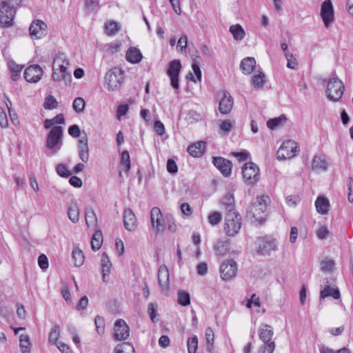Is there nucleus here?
<instances>
[{
  "label": "nucleus",
  "instance_id": "obj_24",
  "mask_svg": "<svg viewBox=\"0 0 353 353\" xmlns=\"http://www.w3.org/2000/svg\"><path fill=\"white\" fill-rule=\"evenodd\" d=\"M205 143L199 141L196 143L190 145L188 148V152L193 157H201L205 151Z\"/></svg>",
  "mask_w": 353,
  "mask_h": 353
},
{
  "label": "nucleus",
  "instance_id": "obj_35",
  "mask_svg": "<svg viewBox=\"0 0 353 353\" xmlns=\"http://www.w3.org/2000/svg\"><path fill=\"white\" fill-rule=\"evenodd\" d=\"M312 167L313 170H325L327 168V163L324 159H322L319 156H314L312 162Z\"/></svg>",
  "mask_w": 353,
  "mask_h": 353
},
{
  "label": "nucleus",
  "instance_id": "obj_19",
  "mask_svg": "<svg viewBox=\"0 0 353 353\" xmlns=\"http://www.w3.org/2000/svg\"><path fill=\"white\" fill-rule=\"evenodd\" d=\"M212 163L224 176H229L231 174L232 164L230 161L221 157H213Z\"/></svg>",
  "mask_w": 353,
  "mask_h": 353
},
{
  "label": "nucleus",
  "instance_id": "obj_18",
  "mask_svg": "<svg viewBox=\"0 0 353 353\" xmlns=\"http://www.w3.org/2000/svg\"><path fill=\"white\" fill-rule=\"evenodd\" d=\"M43 74V69L39 65H32L28 66L24 72L25 79L30 83H37Z\"/></svg>",
  "mask_w": 353,
  "mask_h": 353
},
{
  "label": "nucleus",
  "instance_id": "obj_63",
  "mask_svg": "<svg viewBox=\"0 0 353 353\" xmlns=\"http://www.w3.org/2000/svg\"><path fill=\"white\" fill-rule=\"evenodd\" d=\"M329 231L325 226H321L316 232V235L320 239H325L327 237Z\"/></svg>",
  "mask_w": 353,
  "mask_h": 353
},
{
  "label": "nucleus",
  "instance_id": "obj_52",
  "mask_svg": "<svg viewBox=\"0 0 353 353\" xmlns=\"http://www.w3.org/2000/svg\"><path fill=\"white\" fill-rule=\"evenodd\" d=\"M119 31V25L115 21H110L105 25V32L108 35H114Z\"/></svg>",
  "mask_w": 353,
  "mask_h": 353
},
{
  "label": "nucleus",
  "instance_id": "obj_32",
  "mask_svg": "<svg viewBox=\"0 0 353 353\" xmlns=\"http://www.w3.org/2000/svg\"><path fill=\"white\" fill-rule=\"evenodd\" d=\"M327 296H332L335 299H337L340 297V292L337 288H333L330 285H327L323 290H322L320 292V298L324 299Z\"/></svg>",
  "mask_w": 353,
  "mask_h": 353
},
{
  "label": "nucleus",
  "instance_id": "obj_42",
  "mask_svg": "<svg viewBox=\"0 0 353 353\" xmlns=\"http://www.w3.org/2000/svg\"><path fill=\"white\" fill-rule=\"evenodd\" d=\"M115 353H134V350L130 343H123L115 347Z\"/></svg>",
  "mask_w": 353,
  "mask_h": 353
},
{
  "label": "nucleus",
  "instance_id": "obj_37",
  "mask_svg": "<svg viewBox=\"0 0 353 353\" xmlns=\"http://www.w3.org/2000/svg\"><path fill=\"white\" fill-rule=\"evenodd\" d=\"M228 250V243L225 241H219L214 245V250L217 256L225 254Z\"/></svg>",
  "mask_w": 353,
  "mask_h": 353
},
{
  "label": "nucleus",
  "instance_id": "obj_46",
  "mask_svg": "<svg viewBox=\"0 0 353 353\" xmlns=\"http://www.w3.org/2000/svg\"><path fill=\"white\" fill-rule=\"evenodd\" d=\"M198 348V338L196 336H193L188 340V353H196Z\"/></svg>",
  "mask_w": 353,
  "mask_h": 353
},
{
  "label": "nucleus",
  "instance_id": "obj_59",
  "mask_svg": "<svg viewBox=\"0 0 353 353\" xmlns=\"http://www.w3.org/2000/svg\"><path fill=\"white\" fill-rule=\"evenodd\" d=\"M234 123H232L229 120H224L220 124V129L225 133H228L234 126Z\"/></svg>",
  "mask_w": 353,
  "mask_h": 353
},
{
  "label": "nucleus",
  "instance_id": "obj_5",
  "mask_svg": "<svg viewBox=\"0 0 353 353\" xmlns=\"http://www.w3.org/2000/svg\"><path fill=\"white\" fill-rule=\"evenodd\" d=\"M274 331L272 326L268 324H261L259 329V336L263 345L259 347L258 353H273L275 349V343L272 340Z\"/></svg>",
  "mask_w": 353,
  "mask_h": 353
},
{
  "label": "nucleus",
  "instance_id": "obj_6",
  "mask_svg": "<svg viewBox=\"0 0 353 353\" xmlns=\"http://www.w3.org/2000/svg\"><path fill=\"white\" fill-rule=\"evenodd\" d=\"M124 79V72L119 68L110 70L105 77V84L110 91L119 90Z\"/></svg>",
  "mask_w": 353,
  "mask_h": 353
},
{
  "label": "nucleus",
  "instance_id": "obj_29",
  "mask_svg": "<svg viewBox=\"0 0 353 353\" xmlns=\"http://www.w3.org/2000/svg\"><path fill=\"white\" fill-rule=\"evenodd\" d=\"M221 204L227 212L236 211L234 209V197L233 194L228 192L221 199Z\"/></svg>",
  "mask_w": 353,
  "mask_h": 353
},
{
  "label": "nucleus",
  "instance_id": "obj_50",
  "mask_svg": "<svg viewBox=\"0 0 353 353\" xmlns=\"http://www.w3.org/2000/svg\"><path fill=\"white\" fill-rule=\"evenodd\" d=\"M208 219L211 225H216L221 222L222 214L219 212H213L208 215Z\"/></svg>",
  "mask_w": 353,
  "mask_h": 353
},
{
  "label": "nucleus",
  "instance_id": "obj_15",
  "mask_svg": "<svg viewBox=\"0 0 353 353\" xmlns=\"http://www.w3.org/2000/svg\"><path fill=\"white\" fill-rule=\"evenodd\" d=\"M29 32L32 39H41L48 33L47 25L41 20L34 21L30 26Z\"/></svg>",
  "mask_w": 353,
  "mask_h": 353
},
{
  "label": "nucleus",
  "instance_id": "obj_26",
  "mask_svg": "<svg viewBox=\"0 0 353 353\" xmlns=\"http://www.w3.org/2000/svg\"><path fill=\"white\" fill-rule=\"evenodd\" d=\"M125 57L126 60L132 63H139L143 57L141 51L134 47H131L128 50Z\"/></svg>",
  "mask_w": 353,
  "mask_h": 353
},
{
  "label": "nucleus",
  "instance_id": "obj_30",
  "mask_svg": "<svg viewBox=\"0 0 353 353\" xmlns=\"http://www.w3.org/2000/svg\"><path fill=\"white\" fill-rule=\"evenodd\" d=\"M111 267L112 263L108 254L105 252H103L101 256V268L103 272V280L104 282L106 281L105 277L109 276Z\"/></svg>",
  "mask_w": 353,
  "mask_h": 353
},
{
  "label": "nucleus",
  "instance_id": "obj_10",
  "mask_svg": "<svg viewBox=\"0 0 353 353\" xmlns=\"http://www.w3.org/2000/svg\"><path fill=\"white\" fill-rule=\"evenodd\" d=\"M299 152L298 144L292 140L284 141L277 151V158L281 160L291 159Z\"/></svg>",
  "mask_w": 353,
  "mask_h": 353
},
{
  "label": "nucleus",
  "instance_id": "obj_14",
  "mask_svg": "<svg viewBox=\"0 0 353 353\" xmlns=\"http://www.w3.org/2000/svg\"><path fill=\"white\" fill-rule=\"evenodd\" d=\"M236 263L234 260L230 259L223 262L220 267L221 278L224 281H229L236 274Z\"/></svg>",
  "mask_w": 353,
  "mask_h": 353
},
{
  "label": "nucleus",
  "instance_id": "obj_23",
  "mask_svg": "<svg viewBox=\"0 0 353 353\" xmlns=\"http://www.w3.org/2000/svg\"><path fill=\"white\" fill-rule=\"evenodd\" d=\"M78 149L80 159L84 163L88 162L89 160V149L86 136L79 141Z\"/></svg>",
  "mask_w": 353,
  "mask_h": 353
},
{
  "label": "nucleus",
  "instance_id": "obj_57",
  "mask_svg": "<svg viewBox=\"0 0 353 353\" xmlns=\"http://www.w3.org/2000/svg\"><path fill=\"white\" fill-rule=\"evenodd\" d=\"M0 126L3 128L8 127V119L5 110L0 107Z\"/></svg>",
  "mask_w": 353,
  "mask_h": 353
},
{
  "label": "nucleus",
  "instance_id": "obj_17",
  "mask_svg": "<svg viewBox=\"0 0 353 353\" xmlns=\"http://www.w3.org/2000/svg\"><path fill=\"white\" fill-rule=\"evenodd\" d=\"M130 329L125 321L118 319L114 323V339L117 341H123L129 336Z\"/></svg>",
  "mask_w": 353,
  "mask_h": 353
},
{
  "label": "nucleus",
  "instance_id": "obj_8",
  "mask_svg": "<svg viewBox=\"0 0 353 353\" xmlns=\"http://www.w3.org/2000/svg\"><path fill=\"white\" fill-rule=\"evenodd\" d=\"M278 250L277 241L271 236L259 237L256 241V252L262 256H270Z\"/></svg>",
  "mask_w": 353,
  "mask_h": 353
},
{
  "label": "nucleus",
  "instance_id": "obj_53",
  "mask_svg": "<svg viewBox=\"0 0 353 353\" xmlns=\"http://www.w3.org/2000/svg\"><path fill=\"white\" fill-rule=\"evenodd\" d=\"M44 108L46 110H52L57 108V101L56 99L52 96H48L45 99Z\"/></svg>",
  "mask_w": 353,
  "mask_h": 353
},
{
  "label": "nucleus",
  "instance_id": "obj_55",
  "mask_svg": "<svg viewBox=\"0 0 353 353\" xmlns=\"http://www.w3.org/2000/svg\"><path fill=\"white\" fill-rule=\"evenodd\" d=\"M334 267V262L331 259L323 260L321 263V268L323 271L331 272Z\"/></svg>",
  "mask_w": 353,
  "mask_h": 353
},
{
  "label": "nucleus",
  "instance_id": "obj_64",
  "mask_svg": "<svg viewBox=\"0 0 353 353\" xmlns=\"http://www.w3.org/2000/svg\"><path fill=\"white\" fill-rule=\"evenodd\" d=\"M348 185V201L351 203L353 202V179L352 177L348 178L347 181Z\"/></svg>",
  "mask_w": 353,
  "mask_h": 353
},
{
  "label": "nucleus",
  "instance_id": "obj_40",
  "mask_svg": "<svg viewBox=\"0 0 353 353\" xmlns=\"http://www.w3.org/2000/svg\"><path fill=\"white\" fill-rule=\"evenodd\" d=\"M205 336L207 343V349L210 352L212 349V345L214 339V331L211 327H207L205 331Z\"/></svg>",
  "mask_w": 353,
  "mask_h": 353
},
{
  "label": "nucleus",
  "instance_id": "obj_3",
  "mask_svg": "<svg viewBox=\"0 0 353 353\" xmlns=\"http://www.w3.org/2000/svg\"><path fill=\"white\" fill-rule=\"evenodd\" d=\"M22 0H4L0 8V23L4 27L12 25L15 17V7L19 6Z\"/></svg>",
  "mask_w": 353,
  "mask_h": 353
},
{
  "label": "nucleus",
  "instance_id": "obj_49",
  "mask_svg": "<svg viewBox=\"0 0 353 353\" xmlns=\"http://www.w3.org/2000/svg\"><path fill=\"white\" fill-rule=\"evenodd\" d=\"M285 58L288 61L287 66L290 69H296L298 67V63L296 61V59L295 56L290 53L289 52H286L285 54Z\"/></svg>",
  "mask_w": 353,
  "mask_h": 353
},
{
  "label": "nucleus",
  "instance_id": "obj_7",
  "mask_svg": "<svg viewBox=\"0 0 353 353\" xmlns=\"http://www.w3.org/2000/svg\"><path fill=\"white\" fill-rule=\"evenodd\" d=\"M241 228V216L236 211L226 212L224 230L228 236H234Z\"/></svg>",
  "mask_w": 353,
  "mask_h": 353
},
{
  "label": "nucleus",
  "instance_id": "obj_61",
  "mask_svg": "<svg viewBox=\"0 0 353 353\" xmlns=\"http://www.w3.org/2000/svg\"><path fill=\"white\" fill-rule=\"evenodd\" d=\"M68 133L70 136L74 138H77L80 136L81 131L79 127L74 124L69 127Z\"/></svg>",
  "mask_w": 353,
  "mask_h": 353
},
{
  "label": "nucleus",
  "instance_id": "obj_25",
  "mask_svg": "<svg viewBox=\"0 0 353 353\" xmlns=\"http://www.w3.org/2000/svg\"><path fill=\"white\" fill-rule=\"evenodd\" d=\"M240 67L245 74H250L256 67V61L253 57H246L241 61Z\"/></svg>",
  "mask_w": 353,
  "mask_h": 353
},
{
  "label": "nucleus",
  "instance_id": "obj_31",
  "mask_svg": "<svg viewBox=\"0 0 353 353\" xmlns=\"http://www.w3.org/2000/svg\"><path fill=\"white\" fill-rule=\"evenodd\" d=\"M85 222L88 228H94L97 225V218L94 210L88 208L85 212Z\"/></svg>",
  "mask_w": 353,
  "mask_h": 353
},
{
  "label": "nucleus",
  "instance_id": "obj_54",
  "mask_svg": "<svg viewBox=\"0 0 353 353\" xmlns=\"http://www.w3.org/2000/svg\"><path fill=\"white\" fill-rule=\"evenodd\" d=\"M121 163L125 167V170L128 172L130 169V159L129 152L124 150L121 154Z\"/></svg>",
  "mask_w": 353,
  "mask_h": 353
},
{
  "label": "nucleus",
  "instance_id": "obj_20",
  "mask_svg": "<svg viewBox=\"0 0 353 353\" xmlns=\"http://www.w3.org/2000/svg\"><path fill=\"white\" fill-rule=\"evenodd\" d=\"M123 225L125 228L130 232L134 231L137 227L135 214L129 208L125 210L123 212Z\"/></svg>",
  "mask_w": 353,
  "mask_h": 353
},
{
  "label": "nucleus",
  "instance_id": "obj_38",
  "mask_svg": "<svg viewBox=\"0 0 353 353\" xmlns=\"http://www.w3.org/2000/svg\"><path fill=\"white\" fill-rule=\"evenodd\" d=\"M103 241L102 234L101 232H97L94 234L91 240V247L94 251L100 249Z\"/></svg>",
  "mask_w": 353,
  "mask_h": 353
},
{
  "label": "nucleus",
  "instance_id": "obj_56",
  "mask_svg": "<svg viewBox=\"0 0 353 353\" xmlns=\"http://www.w3.org/2000/svg\"><path fill=\"white\" fill-rule=\"evenodd\" d=\"M57 174L62 177H68L71 175V172L68 170L66 166L63 163H59L57 166Z\"/></svg>",
  "mask_w": 353,
  "mask_h": 353
},
{
  "label": "nucleus",
  "instance_id": "obj_9",
  "mask_svg": "<svg viewBox=\"0 0 353 353\" xmlns=\"http://www.w3.org/2000/svg\"><path fill=\"white\" fill-rule=\"evenodd\" d=\"M343 92V83L339 78L334 77L327 82L326 94L330 100L339 101L342 97Z\"/></svg>",
  "mask_w": 353,
  "mask_h": 353
},
{
  "label": "nucleus",
  "instance_id": "obj_45",
  "mask_svg": "<svg viewBox=\"0 0 353 353\" xmlns=\"http://www.w3.org/2000/svg\"><path fill=\"white\" fill-rule=\"evenodd\" d=\"M9 68L11 72V79L13 81H17L20 76L22 67L13 63L9 65Z\"/></svg>",
  "mask_w": 353,
  "mask_h": 353
},
{
  "label": "nucleus",
  "instance_id": "obj_22",
  "mask_svg": "<svg viewBox=\"0 0 353 353\" xmlns=\"http://www.w3.org/2000/svg\"><path fill=\"white\" fill-rule=\"evenodd\" d=\"M158 283L162 291L167 290L169 287V271L166 265H162L159 268Z\"/></svg>",
  "mask_w": 353,
  "mask_h": 353
},
{
  "label": "nucleus",
  "instance_id": "obj_60",
  "mask_svg": "<svg viewBox=\"0 0 353 353\" xmlns=\"http://www.w3.org/2000/svg\"><path fill=\"white\" fill-rule=\"evenodd\" d=\"M39 266L42 270H46L48 268V259L45 254H41L38 258Z\"/></svg>",
  "mask_w": 353,
  "mask_h": 353
},
{
  "label": "nucleus",
  "instance_id": "obj_36",
  "mask_svg": "<svg viewBox=\"0 0 353 353\" xmlns=\"http://www.w3.org/2000/svg\"><path fill=\"white\" fill-rule=\"evenodd\" d=\"M20 347L22 353H30V338L26 334H21L19 336Z\"/></svg>",
  "mask_w": 353,
  "mask_h": 353
},
{
  "label": "nucleus",
  "instance_id": "obj_41",
  "mask_svg": "<svg viewBox=\"0 0 353 353\" xmlns=\"http://www.w3.org/2000/svg\"><path fill=\"white\" fill-rule=\"evenodd\" d=\"M68 216L72 223H77L79 219V210L77 206L73 205L68 208Z\"/></svg>",
  "mask_w": 353,
  "mask_h": 353
},
{
  "label": "nucleus",
  "instance_id": "obj_48",
  "mask_svg": "<svg viewBox=\"0 0 353 353\" xmlns=\"http://www.w3.org/2000/svg\"><path fill=\"white\" fill-rule=\"evenodd\" d=\"M157 304H155L153 303H150L148 306V313L150 316L151 321L153 323H156L157 321H158V319L157 318V314H158L157 312Z\"/></svg>",
  "mask_w": 353,
  "mask_h": 353
},
{
  "label": "nucleus",
  "instance_id": "obj_11",
  "mask_svg": "<svg viewBox=\"0 0 353 353\" xmlns=\"http://www.w3.org/2000/svg\"><path fill=\"white\" fill-rule=\"evenodd\" d=\"M181 69V63L179 60L174 59L169 63L167 70V75L170 80V85L173 89H179V74Z\"/></svg>",
  "mask_w": 353,
  "mask_h": 353
},
{
  "label": "nucleus",
  "instance_id": "obj_21",
  "mask_svg": "<svg viewBox=\"0 0 353 353\" xmlns=\"http://www.w3.org/2000/svg\"><path fill=\"white\" fill-rule=\"evenodd\" d=\"M233 106V98L228 92H224L219 105V112L223 114L230 112Z\"/></svg>",
  "mask_w": 353,
  "mask_h": 353
},
{
  "label": "nucleus",
  "instance_id": "obj_33",
  "mask_svg": "<svg viewBox=\"0 0 353 353\" xmlns=\"http://www.w3.org/2000/svg\"><path fill=\"white\" fill-rule=\"evenodd\" d=\"M72 255L75 266L80 267L83 264L84 255L79 248H73Z\"/></svg>",
  "mask_w": 353,
  "mask_h": 353
},
{
  "label": "nucleus",
  "instance_id": "obj_47",
  "mask_svg": "<svg viewBox=\"0 0 353 353\" xmlns=\"http://www.w3.org/2000/svg\"><path fill=\"white\" fill-rule=\"evenodd\" d=\"M60 330L59 325H55L49 334V342L51 344H55L59 339Z\"/></svg>",
  "mask_w": 353,
  "mask_h": 353
},
{
  "label": "nucleus",
  "instance_id": "obj_44",
  "mask_svg": "<svg viewBox=\"0 0 353 353\" xmlns=\"http://www.w3.org/2000/svg\"><path fill=\"white\" fill-rule=\"evenodd\" d=\"M163 221L165 222V225L168 224V229L171 232H175L176 231L175 220L172 214H167L163 219Z\"/></svg>",
  "mask_w": 353,
  "mask_h": 353
},
{
  "label": "nucleus",
  "instance_id": "obj_34",
  "mask_svg": "<svg viewBox=\"0 0 353 353\" xmlns=\"http://www.w3.org/2000/svg\"><path fill=\"white\" fill-rule=\"evenodd\" d=\"M287 121V118L284 115L279 117L270 119L267 121V126L271 129L274 130L276 128L282 125V124Z\"/></svg>",
  "mask_w": 353,
  "mask_h": 353
},
{
  "label": "nucleus",
  "instance_id": "obj_58",
  "mask_svg": "<svg viewBox=\"0 0 353 353\" xmlns=\"http://www.w3.org/2000/svg\"><path fill=\"white\" fill-rule=\"evenodd\" d=\"M94 323L96 325L97 332L101 334L103 333L104 331V321L103 319L101 316H96L94 319Z\"/></svg>",
  "mask_w": 353,
  "mask_h": 353
},
{
  "label": "nucleus",
  "instance_id": "obj_1",
  "mask_svg": "<svg viewBox=\"0 0 353 353\" xmlns=\"http://www.w3.org/2000/svg\"><path fill=\"white\" fill-rule=\"evenodd\" d=\"M270 201L268 195H261L256 198L247 211L246 216L253 223H262L266 219L267 203Z\"/></svg>",
  "mask_w": 353,
  "mask_h": 353
},
{
  "label": "nucleus",
  "instance_id": "obj_28",
  "mask_svg": "<svg viewBox=\"0 0 353 353\" xmlns=\"http://www.w3.org/2000/svg\"><path fill=\"white\" fill-rule=\"evenodd\" d=\"M315 206L319 213L325 214L330 207L329 200L324 196H319L316 200Z\"/></svg>",
  "mask_w": 353,
  "mask_h": 353
},
{
  "label": "nucleus",
  "instance_id": "obj_4",
  "mask_svg": "<svg viewBox=\"0 0 353 353\" xmlns=\"http://www.w3.org/2000/svg\"><path fill=\"white\" fill-rule=\"evenodd\" d=\"M63 129L61 126L55 125L51 128L48 133L46 145L50 154H57L63 145ZM50 155V154H48Z\"/></svg>",
  "mask_w": 353,
  "mask_h": 353
},
{
  "label": "nucleus",
  "instance_id": "obj_62",
  "mask_svg": "<svg viewBox=\"0 0 353 353\" xmlns=\"http://www.w3.org/2000/svg\"><path fill=\"white\" fill-rule=\"evenodd\" d=\"M167 170L168 172L174 174L178 171V167L175 161L172 159H168L167 161Z\"/></svg>",
  "mask_w": 353,
  "mask_h": 353
},
{
  "label": "nucleus",
  "instance_id": "obj_16",
  "mask_svg": "<svg viewBox=\"0 0 353 353\" xmlns=\"http://www.w3.org/2000/svg\"><path fill=\"white\" fill-rule=\"evenodd\" d=\"M151 224L156 233L162 232L165 228V223L162 220V213L157 207L152 208L150 211Z\"/></svg>",
  "mask_w": 353,
  "mask_h": 353
},
{
  "label": "nucleus",
  "instance_id": "obj_27",
  "mask_svg": "<svg viewBox=\"0 0 353 353\" xmlns=\"http://www.w3.org/2000/svg\"><path fill=\"white\" fill-rule=\"evenodd\" d=\"M229 31L232 34L233 39L236 41L243 40L245 36L244 29L239 23L230 26Z\"/></svg>",
  "mask_w": 353,
  "mask_h": 353
},
{
  "label": "nucleus",
  "instance_id": "obj_13",
  "mask_svg": "<svg viewBox=\"0 0 353 353\" xmlns=\"http://www.w3.org/2000/svg\"><path fill=\"white\" fill-rule=\"evenodd\" d=\"M321 17L324 26L327 28L334 21V12L331 0H325L321 8Z\"/></svg>",
  "mask_w": 353,
  "mask_h": 353
},
{
  "label": "nucleus",
  "instance_id": "obj_39",
  "mask_svg": "<svg viewBox=\"0 0 353 353\" xmlns=\"http://www.w3.org/2000/svg\"><path fill=\"white\" fill-rule=\"evenodd\" d=\"M178 303L183 305L187 306L190 303V294L185 291L179 290L177 293Z\"/></svg>",
  "mask_w": 353,
  "mask_h": 353
},
{
  "label": "nucleus",
  "instance_id": "obj_43",
  "mask_svg": "<svg viewBox=\"0 0 353 353\" xmlns=\"http://www.w3.org/2000/svg\"><path fill=\"white\" fill-rule=\"evenodd\" d=\"M85 102L82 97H77L74 99L72 108L77 113H81L84 110Z\"/></svg>",
  "mask_w": 353,
  "mask_h": 353
},
{
  "label": "nucleus",
  "instance_id": "obj_12",
  "mask_svg": "<svg viewBox=\"0 0 353 353\" xmlns=\"http://www.w3.org/2000/svg\"><path fill=\"white\" fill-rule=\"evenodd\" d=\"M243 177L248 185L254 184L259 179V169L254 163H245L242 169Z\"/></svg>",
  "mask_w": 353,
  "mask_h": 353
},
{
  "label": "nucleus",
  "instance_id": "obj_2",
  "mask_svg": "<svg viewBox=\"0 0 353 353\" xmlns=\"http://www.w3.org/2000/svg\"><path fill=\"white\" fill-rule=\"evenodd\" d=\"M69 61L63 53H59L54 59L52 65V79L55 81L63 80L65 84L71 81V74L68 71Z\"/></svg>",
  "mask_w": 353,
  "mask_h": 353
},
{
  "label": "nucleus",
  "instance_id": "obj_51",
  "mask_svg": "<svg viewBox=\"0 0 353 353\" xmlns=\"http://www.w3.org/2000/svg\"><path fill=\"white\" fill-rule=\"evenodd\" d=\"M252 83L257 88H261L263 86L265 83V75L263 72H259L257 74H254L252 79Z\"/></svg>",
  "mask_w": 353,
  "mask_h": 353
}]
</instances>
